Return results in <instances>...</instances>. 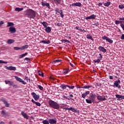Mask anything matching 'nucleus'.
I'll return each mask as SVG.
<instances>
[{
  "label": "nucleus",
  "instance_id": "412c9836",
  "mask_svg": "<svg viewBox=\"0 0 124 124\" xmlns=\"http://www.w3.org/2000/svg\"><path fill=\"white\" fill-rule=\"evenodd\" d=\"M5 83L6 85H7L8 84H10L11 86H13L14 85L13 81H11L10 80H5Z\"/></svg>",
  "mask_w": 124,
  "mask_h": 124
},
{
  "label": "nucleus",
  "instance_id": "2f4dec72",
  "mask_svg": "<svg viewBox=\"0 0 124 124\" xmlns=\"http://www.w3.org/2000/svg\"><path fill=\"white\" fill-rule=\"evenodd\" d=\"M28 55V52H26L24 54L20 55L19 56V59H22V58H24V57H25V56H27Z\"/></svg>",
  "mask_w": 124,
  "mask_h": 124
},
{
  "label": "nucleus",
  "instance_id": "e433bc0d",
  "mask_svg": "<svg viewBox=\"0 0 124 124\" xmlns=\"http://www.w3.org/2000/svg\"><path fill=\"white\" fill-rule=\"evenodd\" d=\"M68 69H65L63 70V74H66V73H68Z\"/></svg>",
  "mask_w": 124,
  "mask_h": 124
},
{
  "label": "nucleus",
  "instance_id": "69168bd1",
  "mask_svg": "<svg viewBox=\"0 0 124 124\" xmlns=\"http://www.w3.org/2000/svg\"><path fill=\"white\" fill-rule=\"evenodd\" d=\"M101 5H102V3L101 2L99 3L98 6H101Z\"/></svg>",
  "mask_w": 124,
  "mask_h": 124
},
{
  "label": "nucleus",
  "instance_id": "1a4fd4ad",
  "mask_svg": "<svg viewBox=\"0 0 124 124\" xmlns=\"http://www.w3.org/2000/svg\"><path fill=\"white\" fill-rule=\"evenodd\" d=\"M96 98V94H93V93L90 94V99H91L93 102H94V100H95Z\"/></svg>",
  "mask_w": 124,
  "mask_h": 124
},
{
  "label": "nucleus",
  "instance_id": "13d9d810",
  "mask_svg": "<svg viewBox=\"0 0 124 124\" xmlns=\"http://www.w3.org/2000/svg\"><path fill=\"white\" fill-rule=\"evenodd\" d=\"M82 97H83V98L86 97V95L84 93L82 94Z\"/></svg>",
  "mask_w": 124,
  "mask_h": 124
},
{
  "label": "nucleus",
  "instance_id": "c9c22d12",
  "mask_svg": "<svg viewBox=\"0 0 124 124\" xmlns=\"http://www.w3.org/2000/svg\"><path fill=\"white\" fill-rule=\"evenodd\" d=\"M54 1L56 4H60L61 3V0H54Z\"/></svg>",
  "mask_w": 124,
  "mask_h": 124
},
{
  "label": "nucleus",
  "instance_id": "8fccbe9b",
  "mask_svg": "<svg viewBox=\"0 0 124 124\" xmlns=\"http://www.w3.org/2000/svg\"><path fill=\"white\" fill-rule=\"evenodd\" d=\"M0 63H7V62H5V61H3L2 60H0Z\"/></svg>",
  "mask_w": 124,
  "mask_h": 124
},
{
  "label": "nucleus",
  "instance_id": "864d4df0",
  "mask_svg": "<svg viewBox=\"0 0 124 124\" xmlns=\"http://www.w3.org/2000/svg\"><path fill=\"white\" fill-rule=\"evenodd\" d=\"M84 94H85V96H87V95H88V94H90V92L89 91H87L85 93H83Z\"/></svg>",
  "mask_w": 124,
  "mask_h": 124
},
{
  "label": "nucleus",
  "instance_id": "72a5a7b5",
  "mask_svg": "<svg viewBox=\"0 0 124 124\" xmlns=\"http://www.w3.org/2000/svg\"><path fill=\"white\" fill-rule=\"evenodd\" d=\"M76 30H78V31H84V32H86V31H85V30L84 29H80V28H79V27L77 26L76 27Z\"/></svg>",
  "mask_w": 124,
  "mask_h": 124
},
{
  "label": "nucleus",
  "instance_id": "a18cd8bd",
  "mask_svg": "<svg viewBox=\"0 0 124 124\" xmlns=\"http://www.w3.org/2000/svg\"><path fill=\"white\" fill-rule=\"evenodd\" d=\"M122 22H123V21L116 20V21H115V24H116V25H119V24H120V23H122Z\"/></svg>",
  "mask_w": 124,
  "mask_h": 124
},
{
  "label": "nucleus",
  "instance_id": "6e6d98bb",
  "mask_svg": "<svg viewBox=\"0 0 124 124\" xmlns=\"http://www.w3.org/2000/svg\"><path fill=\"white\" fill-rule=\"evenodd\" d=\"M96 87H101V84L96 83L95 84Z\"/></svg>",
  "mask_w": 124,
  "mask_h": 124
},
{
  "label": "nucleus",
  "instance_id": "f257e3e1",
  "mask_svg": "<svg viewBox=\"0 0 124 124\" xmlns=\"http://www.w3.org/2000/svg\"><path fill=\"white\" fill-rule=\"evenodd\" d=\"M49 105L50 106V107H52V108H54V109H60V105L58 104V103L50 100H49Z\"/></svg>",
  "mask_w": 124,
  "mask_h": 124
},
{
  "label": "nucleus",
  "instance_id": "de8ad7c7",
  "mask_svg": "<svg viewBox=\"0 0 124 124\" xmlns=\"http://www.w3.org/2000/svg\"><path fill=\"white\" fill-rule=\"evenodd\" d=\"M93 26H96V27H97V26H99V23H98V22H94L93 24Z\"/></svg>",
  "mask_w": 124,
  "mask_h": 124
},
{
  "label": "nucleus",
  "instance_id": "ea45409f",
  "mask_svg": "<svg viewBox=\"0 0 124 124\" xmlns=\"http://www.w3.org/2000/svg\"><path fill=\"white\" fill-rule=\"evenodd\" d=\"M58 13H60V15L61 16L62 18H63L64 16L62 14V11L61 10L60 12H58Z\"/></svg>",
  "mask_w": 124,
  "mask_h": 124
},
{
  "label": "nucleus",
  "instance_id": "9d476101",
  "mask_svg": "<svg viewBox=\"0 0 124 124\" xmlns=\"http://www.w3.org/2000/svg\"><path fill=\"white\" fill-rule=\"evenodd\" d=\"M92 85L85 86H83V87H81L79 85H77V88L78 89H81V88H82V89H90V88H92Z\"/></svg>",
  "mask_w": 124,
  "mask_h": 124
},
{
  "label": "nucleus",
  "instance_id": "a211bd4d",
  "mask_svg": "<svg viewBox=\"0 0 124 124\" xmlns=\"http://www.w3.org/2000/svg\"><path fill=\"white\" fill-rule=\"evenodd\" d=\"M40 43H44V44H50L51 42L49 40H44V41H41Z\"/></svg>",
  "mask_w": 124,
  "mask_h": 124
},
{
  "label": "nucleus",
  "instance_id": "4be33fe9",
  "mask_svg": "<svg viewBox=\"0 0 124 124\" xmlns=\"http://www.w3.org/2000/svg\"><path fill=\"white\" fill-rule=\"evenodd\" d=\"M31 102L34 103L37 106H41V104L38 102H35L33 99L31 100Z\"/></svg>",
  "mask_w": 124,
  "mask_h": 124
},
{
  "label": "nucleus",
  "instance_id": "dca6fc26",
  "mask_svg": "<svg viewBox=\"0 0 124 124\" xmlns=\"http://www.w3.org/2000/svg\"><path fill=\"white\" fill-rule=\"evenodd\" d=\"M72 6H78L79 7H80V6H82V4H81L80 2H77L75 3L72 4Z\"/></svg>",
  "mask_w": 124,
  "mask_h": 124
},
{
  "label": "nucleus",
  "instance_id": "423d86ee",
  "mask_svg": "<svg viewBox=\"0 0 124 124\" xmlns=\"http://www.w3.org/2000/svg\"><path fill=\"white\" fill-rule=\"evenodd\" d=\"M9 31L10 33H15L16 32V29L14 27H10L9 28Z\"/></svg>",
  "mask_w": 124,
  "mask_h": 124
},
{
  "label": "nucleus",
  "instance_id": "4d7b16f0",
  "mask_svg": "<svg viewBox=\"0 0 124 124\" xmlns=\"http://www.w3.org/2000/svg\"><path fill=\"white\" fill-rule=\"evenodd\" d=\"M121 27L122 28L123 31H124V25L123 24H121Z\"/></svg>",
  "mask_w": 124,
  "mask_h": 124
},
{
  "label": "nucleus",
  "instance_id": "aec40b11",
  "mask_svg": "<svg viewBox=\"0 0 124 124\" xmlns=\"http://www.w3.org/2000/svg\"><path fill=\"white\" fill-rule=\"evenodd\" d=\"M1 115L3 117L5 116V117H9V115H8V113L5 112L4 111H1Z\"/></svg>",
  "mask_w": 124,
  "mask_h": 124
},
{
  "label": "nucleus",
  "instance_id": "cd10ccee",
  "mask_svg": "<svg viewBox=\"0 0 124 124\" xmlns=\"http://www.w3.org/2000/svg\"><path fill=\"white\" fill-rule=\"evenodd\" d=\"M21 115H22L25 119H28V115H27V113L24 112V111L21 112Z\"/></svg>",
  "mask_w": 124,
  "mask_h": 124
},
{
  "label": "nucleus",
  "instance_id": "680f3d73",
  "mask_svg": "<svg viewBox=\"0 0 124 124\" xmlns=\"http://www.w3.org/2000/svg\"><path fill=\"white\" fill-rule=\"evenodd\" d=\"M121 39H123L124 40V34H122L121 37Z\"/></svg>",
  "mask_w": 124,
  "mask_h": 124
},
{
  "label": "nucleus",
  "instance_id": "5701e85b",
  "mask_svg": "<svg viewBox=\"0 0 124 124\" xmlns=\"http://www.w3.org/2000/svg\"><path fill=\"white\" fill-rule=\"evenodd\" d=\"M121 84V80H118L117 81H115L114 82V85L116 86V87H118V86H119V84Z\"/></svg>",
  "mask_w": 124,
  "mask_h": 124
},
{
  "label": "nucleus",
  "instance_id": "2eb2a0df",
  "mask_svg": "<svg viewBox=\"0 0 124 124\" xmlns=\"http://www.w3.org/2000/svg\"><path fill=\"white\" fill-rule=\"evenodd\" d=\"M98 49L99 50V51H101V52H103V53H106V49H105L104 47L99 46L98 47Z\"/></svg>",
  "mask_w": 124,
  "mask_h": 124
},
{
  "label": "nucleus",
  "instance_id": "3c124183",
  "mask_svg": "<svg viewBox=\"0 0 124 124\" xmlns=\"http://www.w3.org/2000/svg\"><path fill=\"white\" fill-rule=\"evenodd\" d=\"M62 60H56L54 61V62H61Z\"/></svg>",
  "mask_w": 124,
  "mask_h": 124
},
{
  "label": "nucleus",
  "instance_id": "9b49d317",
  "mask_svg": "<svg viewBox=\"0 0 124 124\" xmlns=\"http://www.w3.org/2000/svg\"><path fill=\"white\" fill-rule=\"evenodd\" d=\"M1 100L2 102H3L5 107H8L9 106V104L7 103V101L5 100V98H1Z\"/></svg>",
  "mask_w": 124,
  "mask_h": 124
},
{
  "label": "nucleus",
  "instance_id": "0e129e2a",
  "mask_svg": "<svg viewBox=\"0 0 124 124\" xmlns=\"http://www.w3.org/2000/svg\"><path fill=\"white\" fill-rule=\"evenodd\" d=\"M64 42H67L68 43H70V42L67 40H65Z\"/></svg>",
  "mask_w": 124,
  "mask_h": 124
},
{
  "label": "nucleus",
  "instance_id": "6e6552de",
  "mask_svg": "<svg viewBox=\"0 0 124 124\" xmlns=\"http://www.w3.org/2000/svg\"><path fill=\"white\" fill-rule=\"evenodd\" d=\"M102 39L105 40L107 41H108V42L109 43L112 44L113 43V40L110 39L109 38H108V37L107 36H103L102 37Z\"/></svg>",
  "mask_w": 124,
  "mask_h": 124
},
{
  "label": "nucleus",
  "instance_id": "b1692460",
  "mask_svg": "<svg viewBox=\"0 0 124 124\" xmlns=\"http://www.w3.org/2000/svg\"><path fill=\"white\" fill-rule=\"evenodd\" d=\"M36 13L33 10H31V18H35Z\"/></svg>",
  "mask_w": 124,
  "mask_h": 124
},
{
  "label": "nucleus",
  "instance_id": "0eeeda50",
  "mask_svg": "<svg viewBox=\"0 0 124 124\" xmlns=\"http://www.w3.org/2000/svg\"><path fill=\"white\" fill-rule=\"evenodd\" d=\"M5 68L6 69H7V70H11L12 71L13 70L14 71H15V70H16V67H13L12 66H5Z\"/></svg>",
  "mask_w": 124,
  "mask_h": 124
},
{
  "label": "nucleus",
  "instance_id": "4468645a",
  "mask_svg": "<svg viewBox=\"0 0 124 124\" xmlns=\"http://www.w3.org/2000/svg\"><path fill=\"white\" fill-rule=\"evenodd\" d=\"M97 100H100V101H104V100H106V98L102 97L101 96H98L97 97Z\"/></svg>",
  "mask_w": 124,
  "mask_h": 124
},
{
  "label": "nucleus",
  "instance_id": "c85d7f7f",
  "mask_svg": "<svg viewBox=\"0 0 124 124\" xmlns=\"http://www.w3.org/2000/svg\"><path fill=\"white\" fill-rule=\"evenodd\" d=\"M14 26V23H12V22H7V27H12Z\"/></svg>",
  "mask_w": 124,
  "mask_h": 124
},
{
  "label": "nucleus",
  "instance_id": "052dcab7",
  "mask_svg": "<svg viewBox=\"0 0 124 124\" xmlns=\"http://www.w3.org/2000/svg\"><path fill=\"white\" fill-rule=\"evenodd\" d=\"M113 78H114V77H113V76H109V79H110V80H113Z\"/></svg>",
  "mask_w": 124,
  "mask_h": 124
},
{
  "label": "nucleus",
  "instance_id": "c756f323",
  "mask_svg": "<svg viewBox=\"0 0 124 124\" xmlns=\"http://www.w3.org/2000/svg\"><path fill=\"white\" fill-rule=\"evenodd\" d=\"M87 38H88V39H91V40H92V41H93V37L92 36V35H91V34H87Z\"/></svg>",
  "mask_w": 124,
  "mask_h": 124
},
{
  "label": "nucleus",
  "instance_id": "a19ab883",
  "mask_svg": "<svg viewBox=\"0 0 124 124\" xmlns=\"http://www.w3.org/2000/svg\"><path fill=\"white\" fill-rule=\"evenodd\" d=\"M38 88L39 90H41V91H43L44 90L43 87L41 86V85H38Z\"/></svg>",
  "mask_w": 124,
  "mask_h": 124
},
{
  "label": "nucleus",
  "instance_id": "c03bdc74",
  "mask_svg": "<svg viewBox=\"0 0 124 124\" xmlns=\"http://www.w3.org/2000/svg\"><path fill=\"white\" fill-rule=\"evenodd\" d=\"M71 111H72V112H76L77 109L76 108H71Z\"/></svg>",
  "mask_w": 124,
  "mask_h": 124
},
{
  "label": "nucleus",
  "instance_id": "bf43d9fd",
  "mask_svg": "<svg viewBox=\"0 0 124 124\" xmlns=\"http://www.w3.org/2000/svg\"><path fill=\"white\" fill-rule=\"evenodd\" d=\"M63 97H64V98H66V99H68V100H69V99L68 97H67V96H65L63 95Z\"/></svg>",
  "mask_w": 124,
  "mask_h": 124
},
{
  "label": "nucleus",
  "instance_id": "f3484780",
  "mask_svg": "<svg viewBox=\"0 0 124 124\" xmlns=\"http://www.w3.org/2000/svg\"><path fill=\"white\" fill-rule=\"evenodd\" d=\"M48 122L50 124H57V120H54V119H49L48 120Z\"/></svg>",
  "mask_w": 124,
  "mask_h": 124
},
{
  "label": "nucleus",
  "instance_id": "603ef678",
  "mask_svg": "<svg viewBox=\"0 0 124 124\" xmlns=\"http://www.w3.org/2000/svg\"><path fill=\"white\" fill-rule=\"evenodd\" d=\"M68 88H69V89H70L71 90H73V89H74L75 87L74 86H70L68 85Z\"/></svg>",
  "mask_w": 124,
  "mask_h": 124
},
{
  "label": "nucleus",
  "instance_id": "473e14b6",
  "mask_svg": "<svg viewBox=\"0 0 124 124\" xmlns=\"http://www.w3.org/2000/svg\"><path fill=\"white\" fill-rule=\"evenodd\" d=\"M46 31L47 33L51 32V28H50L49 27H46Z\"/></svg>",
  "mask_w": 124,
  "mask_h": 124
},
{
  "label": "nucleus",
  "instance_id": "f8f14e48",
  "mask_svg": "<svg viewBox=\"0 0 124 124\" xmlns=\"http://www.w3.org/2000/svg\"><path fill=\"white\" fill-rule=\"evenodd\" d=\"M99 56H100L99 57H98V59L97 60H94V62L95 63L96 62H97L98 63H99L100 62V60H101V59H102V55H101V54H99Z\"/></svg>",
  "mask_w": 124,
  "mask_h": 124
},
{
  "label": "nucleus",
  "instance_id": "393cba45",
  "mask_svg": "<svg viewBox=\"0 0 124 124\" xmlns=\"http://www.w3.org/2000/svg\"><path fill=\"white\" fill-rule=\"evenodd\" d=\"M22 10H24V8L16 7L15 9V11H17L18 12H20V11H22Z\"/></svg>",
  "mask_w": 124,
  "mask_h": 124
},
{
  "label": "nucleus",
  "instance_id": "58836bf2",
  "mask_svg": "<svg viewBox=\"0 0 124 124\" xmlns=\"http://www.w3.org/2000/svg\"><path fill=\"white\" fill-rule=\"evenodd\" d=\"M38 73H39V75H40V76H42V77H44V74H43V73H42V72L39 71Z\"/></svg>",
  "mask_w": 124,
  "mask_h": 124
},
{
  "label": "nucleus",
  "instance_id": "7ed1b4c3",
  "mask_svg": "<svg viewBox=\"0 0 124 124\" xmlns=\"http://www.w3.org/2000/svg\"><path fill=\"white\" fill-rule=\"evenodd\" d=\"M14 77L16 80V81H17L18 82H19V83H22V84H23V85H26V84H27V83H26V82L23 80V79H22L21 78L17 76H15Z\"/></svg>",
  "mask_w": 124,
  "mask_h": 124
},
{
  "label": "nucleus",
  "instance_id": "39448f33",
  "mask_svg": "<svg viewBox=\"0 0 124 124\" xmlns=\"http://www.w3.org/2000/svg\"><path fill=\"white\" fill-rule=\"evenodd\" d=\"M26 16L29 18H31V10H27L26 11Z\"/></svg>",
  "mask_w": 124,
  "mask_h": 124
},
{
  "label": "nucleus",
  "instance_id": "4c0bfd02",
  "mask_svg": "<svg viewBox=\"0 0 124 124\" xmlns=\"http://www.w3.org/2000/svg\"><path fill=\"white\" fill-rule=\"evenodd\" d=\"M86 101L87 102V103H89L90 104H92V102L93 101L92 100H89L88 99H86Z\"/></svg>",
  "mask_w": 124,
  "mask_h": 124
},
{
  "label": "nucleus",
  "instance_id": "774afa93",
  "mask_svg": "<svg viewBox=\"0 0 124 124\" xmlns=\"http://www.w3.org/2000/svg\"><path fill=\"white\" fill-rule=\"evenodd\" d=\"M0 124H4V122H1L0 123Z\"/></svg>",
  "mask_w": 124,
  "mask_h": 124
},
{
  "label": "nucleus",
  "instance_id": "a878e982",
  "mask_svg": "<svg viewBox=\"0 0 124 124\" xmlns=\"http://www.w3.org/2000/svg\"><path fill=\"white\" fill-rule=\"evenodd\" d=\"M15 41L14 40L8 39L7 43H8V44H12V43H14Z\"/></svg>",
  "mask_w": 124,
  "mask_h": 124
},
{
  "label": "nucleus",
  "instance_id": "79ce46f5",
  "mask_svg": "<svg viewBox=\"0 0 124 124\" xmlns=\"http://www.w3.org/2000/svg\"><path fill=\"white\" fill-rule=\"evenodd\" d=\"M43 124H49V121L47 120H44L43 121Z\"/></svg>",
  "mask_w": 124,
  "mask_h": 124
},
{
  "label": "nucleus",
  "instance_id": "338daca9",
  "mask_svg": "<svg viewBox=\"0 0 124 124\" xmlns=\"http://www.w3.org/2000/svg\"><path fill=\"white\" fill-rule=\"evenodd\" d=\"M121 98H122V99H124V95H121Z\"/></svg>",
  "mask_w": 124,
  "mask_h": 124
},
{
  "label": "nucleus",
  "instance_id": "bb28decb",
  "mask_svg": "<svg viewBox=\"0 0 124 124\" xmlns=\"http://www.w3.org/2000/svg\"><path fill=\"white\" fill-rule=\"evenodd\" d=\"M68 87V85H65V84H62L60 86V88H61V89H62V90H65V89H66V88Z\"/></svg>",
  "mask_w": 124,
  "mask_h": 124
},
{
  "label": "nucleus",
  "instance_id": "7c9ffc66",
  "mask_svg": "<svg viewBox=\"0 0 124 124\" xmlns=\"http://www.w3.org/2000/svg\"><path fill=\"white\" fill-rule=\"evenodd\" d=\"M40 24L43 25L44 28H47V25H48V23H47V22H46V21H44L43 22H40Z\"/></svg>",
  "mask_w": 124,
  "mask_h": 124
},
{
  "label": "nucleus",
  "instance_id": "20e7f679",
  "mask_svg": "<svg viewBox=\"0 0 124 124\" xmlns=\"http://www.w3.org/2000/svg\"><path fill=\"white\" fill-rule=\"evenodd\" d=\"M31 94H32V97H33L34 99L36 101H37V100H38V99L40 97V96L39 95L36 94V93H34V92L32 93Z\"/></svg>",
  "mask_w": 124,
  "mask_h": 124
},
{
  "label": "nucleus",
  "instance_id": "6ab92c4d",
  "mask_svg": "<svg viewBox=\"0 0 124 124\" xmlns=\"http://www.w3.org/2000/svg\"><path fill=\"white\" fill-rule=\"evenodd\" d=\"M42 5L43 6H46L48 8L50 9V4L48 3H45L44 2H42Z\"/></svg>",
  "mask_w": 124,
  "mask_h": 124
},
{
  "label": "nucleus",
  "instance_id": "e2e57ef3",
  "mask_svg": "<svg viewBox=\"0 0 124 124\" xmlns=\"http://www.w3.org/2000/svg\"><path fill=\"white\" fill-rule=\"evenodd\" d=\"M119 20H120V21H124V18L121 17L119 19Z\"/></svg>",
  "mask_w": 124,
  "mask_h": 124
},
{
  "label": "nucleus",
  "instance_id": "f03ea898",
  "mask_svg": "<svg viewBox=\"0 0 124 124\" xmlns=\"http://www.w3.org/2000/svg\"><path fill=\"white\" fill-rule=\"evenodd\" d=\"M29 47V46L28 45H25L24 46H23L21 47H19L18 46H15L14 47V50H24L25 49H27V48Z\"/></svg>",
  "mask_w": 124,
  "mask_h": 124
},
{
  "label": "nucleus",
  "instance_id": "09e8293b",
  "mask_svg": "<svg viewBox=\"0 0 124 124\" xmlns=\"http://www.w3.org/2000/svg\"><path fill=\"white\" fill-rule=\"evenodd\" d=\"M55 26H58V27H61L62 26L61 23H55Z\"/></svg>",
  "mask_w": 124,
  "mask_h": 124
},
{
  "label": "nucleus",
  "instance_id": "49530a36",
  "mask_svg": "<svg viewBox=\"0 0 124 124\" xmlns=\"http://www.w3.org/2000/svg\"><path fill=\"white\" fill-rule=\"evenodd\" d=\"M115 96L117 98H121L122 95L116 94Z\"/></svg>",
  "mask_w": 124,
  "mask_h": 124
},
{
  "label": "nucleus",
  "instance_id": "ddd939ff",
  "mask_svg": "<svg viewBox=\"0 0 124 124\" xmlns=\"http://www.w3.org/2000/svg\"><path fill=\"white\" fill-rule=\"evenodd\" d=\"M95 17H96V16L94 15H92L90 16H88L87 17L85 18V20H90L91 19H95Z\"/></svg>",
  "mask_w": 124,
  "mask_h": 124
},
{
  "label": "nucleus",
  "instance_id": "f704fd0d",
  "mask_svg": "<svg viewBox=\"0 0 124 124\" xmlns=\"http://www.w3.org/2000/svg\"><path fill=\"white\" fill-rule=\"evenodd\" d=\"M110 4H111V2H107L106 3H105L104 4V5H105V6H107V7H108V6H109V5H110Z\"/></svg>",
  "mask_w": 124,
  "mask_h": 124
},
{
  "label": "nucleus",
  "instance_id": "37998d69",
  "mask_svg": "<svg viewBox=\"0 0 124 124\" xmlns=\"http://www.w3.org/2000/svg\"><path fill=\"white\" fill-rule=\"evenodd\" d=\"M119 8H120V9H124V5H120L119 6Z\"/></svg>",
  "mask_w": 124,
  "mask_h": 124
},
{
  "label": "nucleus",
  "instance_id": "5fc2aeb1",
  "mask_svg": "<svg viewBox=\"0 0 124 124\" xmlns=\"http://www.w3.org/2000/svg\"><path fill=\"white\" fill-rule=\"evenodd\" d=\"M3 24H4V22H3V21H0V27H1V26H2V25H3Z\"/></svg>",
  "mask_w": 124,
  "mask_h": 124
}]
</instances>
